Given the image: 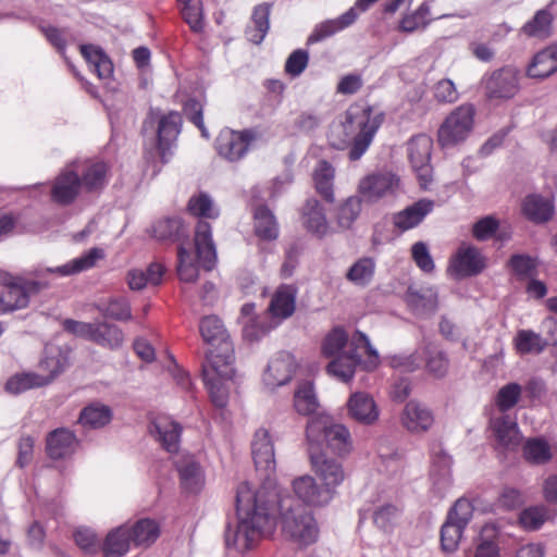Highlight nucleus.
I'll list each match as a JSON object with an SVG mask.
<instances>
[{"mask_svg":"<svg viewBox=\"0 0 557 557\" xmlns=\"http://www.w3.org/2000/svg\"><path fill=\"white\" fill-rule=\"evenodd\" d=\"M91 342L108 349H117L123 345V331L113 323L95 321Z\"/></svg>","mask_w":557,"mask_h":557,"instance_id":"nucleus-36","label":"nucleus"},{"mask_svg":"<svg viewBox=\"0 0 557 557\" xmlns=\"http://www.w3.org/2000/svg\"><path fill=\"white\" fill-rule=\"evenodd\" d=\"M280 513L283 534L298 546H308L318 540L319 529L311 512L288 494H281L269 486L253 490L243 482L236 490L237 520L226 524L225 545L238 552L252 548L275 525Z\"/></svg>","mask_w":557,"mask_h":557,"instance_id":"nucleus-1","label":"nucleus"},{"mask_svg":"<svg viewBox=\"0 0 557 557\" xmlns=\"http://www.w3.org/2000/svg\"><path fill=\"white\" fill-rule=\"evenodd\" d=\"M548 510L545 506H530L519 513V524L527 531L539 530L547 520Z\"/></svg>","mask_w":557,"mask_h":557,"instance_id":"nucleus-55","label":"nucleus"},{"mask_svg":"<svg viewBox=\"0 0 557 557\" xmlns=\"http://www.w3.org/2000/svg\"><path fill=\"white\" fill-rule=\"evenodd\" d=\"M77 444L78 440L74 432L59 428L48 433L46 453L53 460L63 459L75 451Z\"/></svg>","mask_w":557,"mask_h":557,"instance_id":"nucleus-27","label":"nucleus"},{"mask_svg":"<svg viewBox=\"0 0 557 557\" xmlns=\"http://www.w3.org/2000/svg\"><path fill=\"white\" fill-rule=\"evenodd\" d=\"M309 53L304 49L294 50L285 62V72L292 77L299 76L308 66Z\"/></svg>","mask_w":557,"mask_h":557,"instance_id":"nucleus-60","label":"nucleus"},{"mask_svg":"<svg viewBox=\"0 0 557 557\" xmlns=\"http://www.w3.org/2000/svg\"><path fill=\"white\" fill-rule=\"evenodd\" d=\"M339 30L341 26H338L335 20H326L315 25L314 29L307 38V45H313L319 41H322L325 38L333 36Z\"/></svg>","mask_w":557,"mask_h":557,"instance_id":"nucleus-64","label":"nucleus"},{"mask_svg":"<svg viewBox=\"0 0 557 557\" xmlns=\"http://www.w3.org/2000/svg\"><path fill=\"white\" fill-rule=\"evenodd\" d=\"M397 516H398V508L395 505L385 504V505L379 507L373 512V522L380 529L387 531L394 525V523L397 519Z\"/></svg>","mask_w":557,"mask_h":557,"instance_id":"nucleus-61","label":"nucleus"},{"mask_svg":"<svg viewBox=\"0 0 557 557\" xmlns=\"http://www.w3.org/2000/svg\"><path fill=\"white\" fill-rule=\"evenodd\" d=\"M522 212L536 224L549 221L554 214L553 202L537 194L528 195L522 201Z\"/></svg>","mask_w":557,"mask_h":557,"instance_id":"nucleus-34","label":"nucleus"},{"mask_svg":"<svg viewBox=\"0 0 557 557\" xmlns=\"http://www.w3.org/2000/svg\"><path fill=\"white\" fill-rule=\"evenodd\" d=\"M348 416L363 425L374 424L380 417L379 408L368 393L356 392L347 401Z\"/></svg>","mask_w":557,"mask_h":557,"instance_id":"nucleus-22","label":"nucleus"},{"mask_svg":"<svg viewBox=\"0 0 557 557\" xmlns=\"http://www.w3.org/2000/svg\"><path fill=\"white\" fill-rule=\"evenodd\" d=\"M383 120L384 115L382 113L372 115L371 108L358 112L352 110L346 112L345 121L337 127L345 135L342 139V145H347L351 140L348 151L350 161H357L366 153Z\"/></svg>","mask_w":557,"mask_h":557,"instance_id":"nucleus-5","label":"nucleus"},{"mask_svg":"<svg viewBox=\"0 0 557 557\" xmlns=\"http://www.w3.org/2000/svg\"><path fill=\"white\" fill-rule=\"evenodd\" d=\"M490 426L497 444L506 449H516L520 442L521 435L516 418L509 414H502L490 420Z\"/></svg>","mask_w":557,"mask_h":557,"instance_id":"nucleus-26","label":"nucleus"},{"mask_svg":"<svg viewBox=\"0 0 557 557\" xmlns=\"http://www.w3.org/2000/svg\"><path fill=\"white\" fill-rule=\"evenodd\" d=\"M512 343L519 355H541L549 344H556V341L543 337L541 333L531 329H521L517 331Z\"/></svg>","mask_w":557,"mask_h":557,"instance_id":"nucleus-31","label":"nucleus"},{"mask_svg":"<svg viewBox=\"0 0 557 557\" xmlns=\"http://www.w3.org/2000/svg\"><path fill=\"white\" fill-rule=\"evenodd\" d=\"M522 396V386L516 382H510L502 386L495 395V406L506 414L512 409Z\"/></svg>","mask_w":557,"mask_h":557,"instance_id":"nucleus-53","label":"nucleus"},{"mask_svg":"<svg viewBox=\"0 0 557 557\" xmlns=\"http://www.w3.org/2000/svg\"><path fill=\"white\" fill-rule=\"evenodd\" d=\"M255 234L262 240H275L278 236V226L275 216L265 206H258L253 213Z\"/></svg>","mask_w":557,"mask_h":557,"instance_id":"nucleus-43","label":"nucleus"},{"mask_svg":"<svg viewBox=\"0 0 557 557\" xmlns=\"http://www.w3.org/2000/svg\"><path fill=\"white\" fill-rule=\"evenodd\" d=\"M399 177L391 172H376L363 177L358 186V191L369 202H374L382 197L393 194L398 187Z\"/></svg>","mask_w":557,"mask_h":557,"instance_id":"nucleus-17","label":"nucleus"},{"mask_svg":"<svg viewBox=\"0 0 557 557\" xmlns=\"http://www.w3.org/2000/svg\"><path fill=\"white\" fill-rule=\"evenodd\" d=\"M374 273V259L371 257H363L351 264L345 277L347 281H349L350 283L358 287H366L372 282Z\"/></svg>","mask_w":557,"mask_h":557,"instance_id":"nucleus-44","label":"nucleus"},{"mask_svg":"<svg viewBox=\"0 0 557 557\" xmlns=\"http://www.w3.org/2000/svg\"><path fill=\"white\" fill-rule=\"evenodd\" d=\"M521 72L512 65H506L484 76L483 85L488 99L513 98L520 90Z\"/></svg>","mask_w":557,"mask_h":557,"instance_id":"nucleus-11","label":"nucleus"},{"mask_svg":"<svg viewBox=\"0 0 557 557\" xmlns=\"http://www.w3.org/2000/svg\"><path fill=\"white\" fill-rule=\"evenodd\" d=\"M434 98L442 103H453L458 100L459 94L453 81L443 78L433 87Z\"/></svg>","mask_w":557,"mask_h":557,"instance_id":"nucleus-62","label":"nucleus"},{"mask_svg":"<svg viewBox=\"0 0 557 557\" xmlns=\"http://www.w3.org/2000/svg\"><path fill=\"white\" fill-rule=\"evenodd\" d=\"M27 307L26 295L21 286L0 288V314Z\"/></svg>","mask_w":557,"mask_h":557,"instance_id":"nucleus-54","label":"nucleus"},{"mask_svg":"<svg viewBox=\"0 0 557 557\" xmlns=\"http://www.w3.org/2000/svg\"><path fill=\"white\" fill-rule=\"evenodd\" d=\"M408 306L418 313H433L437 309V293L431 287L410 286L406 293Z\"/></svg>","mask_w":557,"mask_h":557,"instance_id":"nucleus-38","label":"nucleus"},{"mask_svg":"<svg viewBox=\"0 0 557 557\" xmlns=\"http://www.w3.org/2000/svg\"><path fill=\"white\" fill-rule=\"evenodd\" d=\"M473 516L470 500L459 498L448 510L445 522L441 528V547L445 553H454L459 546L460 539Z\"/></svg>","mask_w":557,"mask_h":557,"instance_id":"nucleus-10","label":"nucleus"},{"mask_svg":"<svg viewBox=\"0 0 557 557\" xmlns=\"http://www.w3.org/2000/svg\"><path fill=\"white\" fill-rule=\"evenodd\" d=\"M361 212V198L350 196L343 201L335 214L336 223L342 230H349Z\"/></svg>","mask_w":557,"mask_h":557,"instance_id":"nucleus-50","label":"nucleus"},{"mask_svg":"<svg viewBox=\"0 0 557 557\" xmlns=\"http://www.w3.org/2000/svg\"><path fill=\"white\" fill-rule=\"evenodd\" d=\"M430 14V7L423 2L414 12L404 16L399 23L400 30L405 33H412L419 27H425L429 24L428 16Z\"/></svg>","mask_w":557,"mask_h":557,"instance_id":"nucleus-58","label":"nucleus"},{"mask_svg":"<svg viewBox=\"0 0 557 557\" xmlns=\"http://www.w3.org/2000/svg\"><path fill=\"white\" fill-rule=\"evenodd\" d=\"M112 417L113 413L109 406L101 403H91L82 409L78 423L84 429L97 430L109 424Z\"/></svg>","mask_w":557,"mask_h":557,"instance_id":"nucleus-37","label":"nucleus"},{"mask_svg":"<svg viewBox=\"0 0 557 557\" xmlns=\"http://www.w3.org/2000/svg\"><path fill=\"white\" fill-rule=\"evenodd\" d=\"M95 308L103 318L116 321H128L132 319L131 305L124 297L111 298L107 302L96 304Z\"/></svg>","mask_w":557,"mask_h":557,"instance_id":"nucleus-47","label":"nucleus"},{"mask_svg":"<svg viewBox=\"0 0 557 557\" xmlns=\"http://www.w3.org/2000/svg\"><path fill=\"white\" fill-rule=\"evenodd\" d=\"M70 366V349L58 347L51 349L41 360L40 367L48 372L47 375L35 372H22L11 376L5 383V391L18 395L33 388L50 384L59 374Z\"/></svg>","mask_w":557,"mask_h":557,"instance_id":"nucleus-6","label":"nucleus"},{"mask_svg":"<svg viewBox=\"0 0 557 557\" xmlns=\"http://www.w3.org/2000/svg\"><path fill=\"white\" fill-rule=\"evenodd\" d=\"M182 16L194 33L202 32L203 15L200 0H187L182 8Z\"/></svg>","mask_w":557,"mask_h":557,"instance_id":"nucleus-57","label":"nucleus"},{"mask_svg":"<svg viewBox=\"0 0 557 557\" xmlns=\"http://www.w3.org/2000/svg\"><path fill=\"white\" fill-rule=\"evenodd\" d=\"M199 331L205 343L212 346L207 352V363L202 364V380L210 399L216 408H225L228 401L226 382L235 374V355L230 335L216 315L203 317Z\"/></svg>","mask_w":557,"mask_h":557,"instance_id":"nucleus-2","label":"nucleus"},{"mask_svg":"<svg viewBox=\"0 0 557 557\" xmlns=\"http://www.w3.org/2000/svg\"><path fill=\"white\" fill-rule=\"evenodd\" d=\"M304 225L307 231L314 234L319 238L324 237L329 231V223L325 211L320 201L315 198L306 200L302 208Z\"/></svg>","mask_w":557,"mask_h":557,"instance_id":"nucleus-32","label":"nucleus"},{"mask_svg":"<svg viewBox=\"0 0 557 557\" xmlns=\"http://www.w3.org/2000/svg\"><path fill=\"white\" fill-rule=\"evenodd\" d=\"M108 166L103 162L85 164L81 170L82 187L88 191L100 189L106 184Z\"/></svg>","mask_w":557,"mask_h":557,"instance_id":"nucleus-51","label":"nucleus"},{"mask_svg":"<svg viewBox=\"0 0 557 557\" xmlns=\"http://www.w3.org/2000/svg\"><path fill=\"white\" fill-rule=\"evenodd\" d=\"M150 433L169 453L178 450L181 425L168 417H159L150 424Z\"/></svg>","mask_w":557,"mask_h":557,"instance_id":"nucleus-30","label":"nucleus"},{"mask_svg":"<svg viewBox=\"0 0 557 557\" xmlns=\"http://www.w3.org/2000/svg\"><path fill=\"white\" fill-rule=\"evenodd\" d=\"M78 164L74 162L55 178L51 190L52 200L61 206L73 203L82 188Z\"/></svg>","mask_w":557,"mask_h":557,"instance_id":"nucleus-18","label":"nucleus"},{"mask_svg":"<svg viewBox=\"0 0 557 557\" xmlns=\"http://www.w3.org/2000/svg\"><path fill=\"white\" fill-rule=\"evenodd\" d=\"M251 454L256 470L261 473L263 483L260 487L276 488L271 475L275 472V455L273 442L264 429L256 431L251 443Z\"/></svg>","mask_w":557,"mask_h":557,"instance_id":"nucleus-12","label":"nucleus"},{"mask_svg":"<svg viewBox=\"0 0 557 557\" xmlns=\"http://www.w3.org/2000/svg\"><path fill=\"white\" fill-rule=\"evenodd\" d=\"M103 257V250L101 248L95 247L66 264L55 268L36 270L35 278L22 277L20 286L23 288V292L26 295L27 305L29 304L30 297L38 295L41 290L47 289L50 286V282L47 280L48 275L58 274L60 276H69L75 273H79L92 268L96 261L102 259Z\"/></svg>","mask_w":557,"mask_h":557,"instance_id":"nucleus-8","label":"nucleus"},{"mask_svg":"<svg viewBox=\"0 0 557 557\" xmlns=\"http://www.w3.org/2000/svg\"><path fill=\"white\" fill-rule=\"evenodd\" d=\"M553 20V14L548 9L539 10L534 16L523 25L522 32L529 37H548L552 34Z\"/></svg>","mask_w":557,"mask_h":557,"instance_id":"nucleus-48","label":"nucleus"},{"mask_svg":"<svg viewBox=\"0 0 557 557\" xmlns=\"http://www.w3.org/2000/svg\"><path fill=\"white\" fill-rule=\"evenodd\" d=\"M557 72V42L535 53L527 66L525 75L533 79H545Z\"/></svg>","mask_w":557,"mask_h":557,"instance_id":"nucleus-28","label":"nucleus"},{"mask_svg":"<svg viewBox=\"0 0 557 557\" xmlns=\"http://www.w3.org/2000/svg\"><path fill=\"white\" fill-rule=\"evenodd\" d=\"M294 407L296 411L302 416H312L317 411L319 401L311 382L306 381L296 389Z\"/></svg>","mask_w":557,"mask_h":557,"instance_id":"nucleus-46","label":"nucleus"},{"mask_svg":"<svg viewBox=\"0 0 557 557\" xmlns=\"http://www.w3.org/2000/svg\"><path fill=\"white\" fill-rule=\"evenodd\" d=\"M450 269L457 277H470L485 269V259L472 245H461L450 262Z\"/></svg>","mask_w":557,"mask_h":557,"instance_id":"nucleus-21","label":"nucleus"},{"mask_svg":"<svg viewBox=\"0 0 557 557\" xmlns=\"http://www.w3.org/2000/svg\"><path fill=\"white\" fill-rule=\"evenodd\" d=\"M399 421L401 426L411 434H422L428 432L434 423L432 410L424 404L411 399L406 403Z\"/></svg>","mask_w":557,"mask_h":557,"instance_id":"nucleus-19","label":"nucleus"},{"mask_svg":"<svg viewBox=\"0 0 557 557\" xmlns=\"http://www.w3.org/2000/svg\"><path fill=\"white\" fill-rule=\"evenodd\" d=\"M195 248L201 267L207 271L212 270L216 262V250L211 225L207 221L199 220L196 225Z\"/></svg>","mask_w":557,"mask_h":557,"instance_id":"nucleus-23","label":"nucleus"},{"mask_svg":"<svg viewBox=\"0 0 557 557\" xmlns=\"http://www.w3.org/2000/svg\"><path fill=\"white\" fill-rule=\"evenodd\" d=\"M133 545L148 547L157 541L160 535L159 525L149 518L139 519L132 527H128Z\"/></svg>","mask_w":557,"mask_h":557,"instance_id":"nucleus-41","label":"nucleus"},{"mask_svg":"<svg viewBox=\"0 0 557 557\" xmlns=\"http://www.w3.org/2000/svg\"><path fill=\"white\" fill-rule=\"evenodd\" d=\"M434 209V201L431 199L422 198L412 205L406 207L404 210L393 214L394 227L400 232H406L417 227L424 218Z\"/></svg>","mask_w":557,"mask_h":557,"instance_id":"nucleus-24","label":"nucleus"},{"mask_svg":"<svg viewBox=\"0 0 557 557\" xmlns=\"http://www.w3.org/2000/svg\"><path fill=\"white\" fill-rule=\"evenodd\" d=\"M309 448L325 450L344 458L352 450V440L348 428L335 423L330 416L317 414L309 418L306 426Z\"/></svg>","mask_w":557,"mask_h":557,"instance_id":"nucleus-4","label":"nucleus"},{"mask_svg":"<svg viewBox=\"0 0 557 557\" xmlns=\"http://www.w3.org/2000/svg\"><path fill=\"white\" fill-rule=\"evenodd\" d=\"M128 525H120L109 532L103 543L104 557H121L126 554L131 547Z\"/></svg>","mask_w":557,"mask_h":557,"instance_id":"nucleus-42","label":"nucleus"},{"mask_svg":"<svg viewBox=\"0 0 557 557\" xmlns=\"http://www.w3.org/2000/svg\"><path fill=\"white\" fill-rule=\"evenodd\" d=\"M428 371L435 377H444L448 372L449 359L447 354L432 343L424 347Z\"/></svg>","mask_w":557,"mask_h":557,"instance_id":"nucleus-49","label":"nucleus"},{"mask_svg":"<svg viewBox=\"0 0 557 557\" xmlns=\"http://www.w3.org/2000/svg\"><path fill=\"white\" fill-rule=\"evenodd\" d=\"M81 52L100 79L109 78L112 75L113 64L100 47L90 44L82 45Z\"/></svg>","mask_w":557,"mask_h":557,"instance_id":"nucleus-40","label":"nucleus"},{"mask_svg":"<svg viewBox=\"0 0 557 557\" xmlns=\"http://www.w3.org/2000/svg\"><path fill=\"white\" fill-rule=\"evenodd\" d=\"M308 455L312 470L323 482V486L330 490L333 495L334 490L342 484L345 479V471L339 457H332L325 450H318L308 447Z\"/></svg>","mask_w":557,"mask_h":557,"instance_id":"nucleus-14","label":"nucleus"},{"mask_svg":"<svg viewBox=\"0 0 557 557\" xmlns=\"http://www.w3.org/2000/svg\"><path fill=\"white\" fill-rule=\"evenodd\" d=\"M293 488L302 503L310 506H323L333 498L327 487L319 486L310 475H302L293 481Z\"/></svg>","mask_w":557,"mask_h":557,"instance_id":"nucleus-25","label":"nucleus"},{"mask_svg":"<svg viewBox=\"0 0 557 557\" xmlns=\"http://www.w3.org/2000/svg\"><path fill=\"white\" fill-rule=\"evenodd\" d=\"M259 138L256 129L223 131L216 138L215 148L222 158L235 162L240 160L248 151L252 141Z\"/></svg>","mask_w":557,"mask_h":557,"instance_id":"nucleus-13","label":"nucleus"},{"mask_svg":"<svg viewBox=\"0 0 557 557\" xmlns=\"http://www.w3.org/2000/svg\"><path fill=\"white\" fill-rule=\"evenodd\" d=\"M432 146V138L424 134L413 136L407 146L410 164L423 187L432 181V166L430 164Z\"/></svg>","mask_w":557,"mask_h":557,"instance_id":"nucleus-15","label":"nucleus"},{"mask_svg":"<svg viewBox=\"0 0 557 557\" xmlns=\"http://www.w3.org/2000/svg\"><path fill=\"white\" fill-rule=\"evenodd\" d=\"M188 211L199 218L216 219L219 211L213 208L211 197L206 193L190 197L187 205Z\"/></svg>","mask_w":557,"mask_h":557,"instance_id":"nucleus-56","label":"nucleus"},{"mask_svg":"<svg viewBox=\"0 0 557 557\" xmlns=\"http://www.w3.org/2000/svg\"><path fill=\"white\" fill-rule=\"evenodd\" d=\"M272 4L264 2L255 7L250 23L245 29L246 38L255 44L260 45L267 36L270 28V14Z\"/></svg>","mask_w":557,"mask_h":557,"instance_id":"nucleus-33","label":"nucleus"},{"mask_svg":"<svg viewBox=\"0 0 557 557\" xmlns=\"http://www.w3.org/2000/svg\"><path fill=\"white\" fill-rule=\"evenodd\" d=\"M523 456L530 463L544 465L552 459L550 446L544 438H530L523 445Z\"/></svg>","mask_w":557,"mask_h":557,"instance_id":"nucleus-52","label":"nucleus"},{"mask_svg":"<svg viewBox=\"0 0 557 557\" xmlns=\"http://www.w3.org/2000/svg\"><path fill=\"white\" fill-rule=\"evenodd\" d=\"M297 290L292 285H282L271 299L269 310L274 317L286 319L295 311Z\"/></svg>","mask_w":557,"mask_h":557,"instance_id":"nucleus-39","label":"nucleus"},{"mask_svg":"<svg viewBox=\"0 0 557 557\" xmlns=\"http://www.w3.org/2000/svg\"><path fill=\"white\" fill-rule=\"evenodd\" d=\"M181 486L186 493H199L205 484L201 466L191 457H184L175 462Z\"/></svg>","mask_w":557,"mask_h":557,"instance_id":"nucleus-29","label":"nucleus"},{"mask_svg":"<svg viewBox=\"0 0 557 557\" xmlns=\"http://www.w3.org/2000/svg\"><path fill=\"white\" fill-rule=\"evenodd\" d=\"M296 368L297 363L293 355L281 351L270 360L263 374V382L271 389L283 386L292 380Z\"/></svg>","mask_w":557,"mask_h":557,"instance_id":"nucleus-20","label":"nucleus"},{"mask_svg":"<svg viewBox=\"0 0 557 557\" xmlns=\"http://www.w3.org/2000/svg\"><path fill=\"white\" fill-rule=\"evenodd\" d=\"M183 119L176 111H170L163 114L160 109L151 108L143 122L141 132H154L156 147L161 163H166L172 154V148L175 146L178 135L182 132Z\"/></svg>","mask_w":557,"mask_h":557,"instance_id":"nucleus-7","label":"nucleus"},{"mask_svg":"<svg viewBox=\"0 0 557 557\" xmlns=\"http://www.w3.org/2000/svg\"><path fill=\"white\" fill-rule=\"evenodd\" d=\"M412 259L416 264L426 273H430L434 270V261L430 255L429 248L426 244L423 242H417L411 247Z\"/></svg>","mask_w":557,"mask_h":557,"instance_id":"nucleus-63","label":"nucleus"},{"mask_svg":"<svg viewBox=\"0 0 557 557\" xmlns=\"http://www.w3.org/2000/svg\"><path fill=\"white\" fill-rule=\"evenodd\" d=\"M474 115L472 104H461L451 111L437 131L440 146L450 148L465 141L472 132Z\"/></svg>","mask_w":557,"mask_h":557,"instance_id":"nucleus-9","label":"nucleus"},{"mask_svg":"<svg viewBox=\"0 0 557 557\" xmlns=\"http://www.w3.org/2000/svg\"><path fill=\"white\" fill-rule=\"evenodd\" d=\"M177 273L181 281L186 283L195 282L198 277V268L191 262L190 253L183 246L177 251Z\"/></svg>","mask_w":557,"mask_h":557,"instance_id":"nucleus-59","label":"nucleus"},{"mask_svg":"<svg viewBox=\"0 0 557 557\" xmlns=\"http://www.w3.org/2000/svg\"><path fill=\"white\" fill-rule=\"evenodd\" d=\"M432 457V493L437 499H443L451 487V465L453 458L441 444H434L431 448Z\"/></svg>","mask_w":557,"mask_h":557,"instance_id":"nucleus-16","label":"nucleus"},{"mask_svg":"<svg viewBox=\"0 0 557 557\" xmlns=\"http://www.w3.org/2000/svg\"><path fill=\"white\" fill-rule=\"evenodd\" d=\"M333 178V166L325 160L320 161L317 170L314 171L313 181L317 191L327 202H333L335 200Z\"/></svg>","mask_w":557,"mask_h":557,"instance_id":"nucleus-45","label":"nucleus"},{"mask_svg":"<svg viewBox=\"0 0 557 557\" xmlns=\"http://www.w3.org/2000/svg\"><path fill=\"white\" fill-rule=\"evenodd\" d=\"M360 349L369 355V362L364 364V368L367 370L375 368L379 355L363 332L356 331L349 341L343 327H334L325 336L321 346L322 355L333 358L326 366L327 373L342 382L351 380L356 368L362 364Z\"/></svg>","mask_w":557,"mask_h":557,"instance_id":"nucleus-3","label":"nucleus"},{"mask_svg":"<svg viewBox=\"0 0 557 557\" xmlns=\"http://www.w3.org/2000/svg\"><path fill=\"white\" fill-rule=\"evenodd\" d=\"M152 235L158 240L181 242L188 237V228L180 216H168L152 225Z\"/></svg>","mask_w":557,"mask_h":557,"instance_id":"nucleus-35","label":"nucleus"}]
</instances>
